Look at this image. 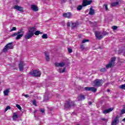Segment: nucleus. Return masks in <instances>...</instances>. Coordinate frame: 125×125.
<instances>
[{
  "mask_svg": "<svg viewBox=\"0 0 125 125\" xmlns=\"http://www.w3.org/2000/svg\"><path fill=\"white\" fill-rule=\"evenodd\" d=\"M74 107H76V104H75V102L73 101H66L64 104L65 109H71V108H73Z\"/></svg>",
  "mask_w": 125,
  "mask_h": 125,
  "instance_id": "nucleus-1",
  "label": "nucleus"
},
{
  "mask_svg": "<svg viewBox=\"0 0 125 125\" xmlns=\"http://www.w3.org/2000/svg\"><path fill=\"white\" fill-rule=\"evenodd\" d=\"M23 36H24V31H23V29H20L17 32H16L12 35V37H16V40H20V39H21Z\"/></svg>",
  "mask_w": 125,
  "mask_h": 125,
  "instance_id": "nucleus-2",
  "label": "nucleus"
},
{
  "mask_svg": "<svg viewBox=\"0 0 125 125\" xmlns=\"http://www.w3.org/2000/svg\"><path fill=\"white\" fill-rule=\"evenodd\" d=\"M103 84V80L100 79H96L93 82V85L95 87H99L100 86H102Z\"/></svg>",
  "mask_w": 125,
  "mask_h": 125,
  "instance_id": "nucleus-3",
  "label": "nucleus"
},
{
  "mask_svg": "<svg viewBox=\"0 0 125 125\" xmlns=\"http://www.w3.org/2000/svg\"><path fill=\"white\" fill-rule=\"evenodd\" d=\"M29 74L32 77H41V72L39 70H33V71H30Z\"/></svg>",
  "mask_w": 125,
  "mask_h": 125,
  "instance_id": "nucleus-4",
  "label": "nucleus"
},
{
  "mask_svg": "<svg viewBox=\"0 0 125 125\" xmlns=\"http://www.w3.org/2000/svg\"><path fill=\"white\" fill-rule=\"evenodd\" d=\"M8 49H13V46L12 45V43L10 42L6 44L4 46L3 49V51L4 52H6V51H7Z\"/></svg>",
  "mask_w": 125,
  "mask_h": 125,
  "instance_id": "nucleus-5",
  "label": "nucleus"
},
{
  "mask_svg": "<svg viewBox=\"0 0 125 125\" xmlns=\"http://www.w3.org/2000/svg\"><path fill=\"white\" fill-rule=\"evenodd\" d=\"M115 61H116V58L115 57L112 58L111 59L110 62H109V63L107 64L105 66L106 69H109V68H111V67H112V66H113L114 64H115Z\"/></svg>",
  "mask_w": 125,
  "mask_h": 125,
  "instance_id": "nucleus-6",
  "label": "nucleus"
},
{
  "mask_svg": "<svg viewBox=\"0 0 125 125\" xmlns=\"http://www.w3.org/2000/svg\"><path fill=\"white\" fill-rule=\"evenodd\" d=\"M92 3V0H83L82 2V6L84 7L87 6V5H90Z\"/></svg>",
  "mask_w": 125,
  "mask_h": 125,
  "instance_id": "nucleus-7",
  "label": "nucleus"
},
{
  "mask_svg": "<svg viewBox=\"0 0 125 125\" xmlns=\"http://www.w3.org/2000/svg\"><path fill=\"white\" fill-rule=\"evenodd\" d=\"M95 35L97 40H100L102 39H103V36L102 35V33H101L100 31H95Z\"/></svg>",
  "mask_w": 125,
  "mask_h": 125,
  "instance_id": "nucleus-8",
  "label": "nucleus"
},
{
  "mask_svg": "<svg viewBox=\"0 0 125 125\" xmlns=\"http://www.w3.org/2000/svg\"><path fill=\"white\" fill-rule=\"evenodd\" d=\"M119 116H117L115 118L113 119L111 123V125H117L119 123H120V120L119 119Z\"/></svg>",
  "mask_w": 125,
  "mask_h": 125,
  "instance_id": "nucleus-9",
  "label": "nucleus"
},
{
  "mask_svg": "<svg viewBox=\"0 0 125 125\" xmlns=\"http://www.w3.org/2000/svg\"><path fill=\"white\" fill-rule=\"evenodd\" d=\"M85 90L86 91H92L93 92H96L97 89L94 87H85Z\"/></svg>",
  "mask_w": 125,
  "mask_h": 125,
  "instance_id": "nucleus-10",
  "label": "nucleus"
},
{
  "mask_svg": "<svg viewBox=\"0 0 125 125\" xmlns=\"http://www.w3.org/2000/svg\"><path fill=\"white\" fill-rule=\"evenodd\" d=\"M63 17L70 19L72 17V13L70 12L65 13L62 14Z\"/></svg>",
  "mask_w": 125,
  "mask_h": 125,
  "instance_id": "nucleus-11",
  "label": "nucleus"
},
{
  "mask_svg": "<svg viewBox=\"0 0 125 125\" xmlns=\"http://www.w3.org/2000/svg\"><path fill=\"white\" fill-rule=\"evenodd\" d=\"M26 65L24 62H21L19 64V68L20 69V71H22L23 70H24V66Z\"/></svg>",
  "mask_w": 125,
  "mask_h": 125,
  "instance_id": "nucleus-12",
  "label": "nucleus"
},
{
  "mask_svg": "<svg viewBox=\"0 0 125 125\" xmlns=\"http://www.w3.org/2000/svg\"><path fill=\"white\" fill-rule=\"evenodd\" d=\"M78 101H83L85 99V96L83 94H80L77 97Z\"/></svg>",
  "mask_w": 125,
  "mask_h": 125,
  "instance_id": "nucleus-13",
  "label": "nucleus"
},
{
  "mask_svg": "<svg viewBox=\"0 0 125 125\" xmlns=\"http://www.w3.org/2000/svg\"><path fill=\"white\" fill-rule=\"evenodd\" d=\"M33 36H34L33 33H31V32L28 31V32H27L25 35L24 38L26 40H29V39H31Z\"/></svg>",
  "mask_w": 125,
  "mask_h": 125,
  "instance_id": "nucleus-14",
  "label": "nucleus"
},
{
  "mask_svg": "<svg viewBox=\"0 0 125 125\" xmlns=\"http://www.w3.org/2000/svg\"><path fill=\"white\" fill-rule=\"evenodd\" d=\"M36 30H37V27H32L29 28V29H28V32H29L30 33H32L33 35H34Z\"/></svg>",
  "mask_w": 125,
  "mask_h": 125,
  "instance_id": "nucleus-15",
  "label": "nucleus"
},
{
  "mask_svg": "<svg viewBox=\"0 0 125 125\" xmlns=\"http://www.w3.org/2000/svg\"><path fill=\"white\" fill-rule=\"evenodd\" d=\"M65 63L64 62H61L60 63L56 62L55 63V66L56 67H64V65H65Z\"/></svg>",
  "mask_w": 125,
  "mask_h": 125,
  "instance_id": "nucleus-16",
  "label": "nucleus"
},
{
  "mask_svg": "<svg viewBox=\"0 0 125 125\" xmlns=\"http://www.w3.org/2000/svg\"><path fill=\"white\" fill-rule=\"evenodd\" d=\"M114 110V108L111 107L107 109H105L103 111V114H108V113H110V112H112Z\"/></svg>",
  "mask_w": 125,
  "mask_h": 125,
  "instance_id": "nucleus-17",
  "label": "nucleus"
},
{
  "mask_svg": "<svg viewBox=\"0 0 125 125\" xmlns=\"http://www.w3.org/2000/svg\"><path fill=\"white\" fill-rule=\"evenodd\" d=\"M31 8L33 11H35V12L39 10V8L38 6H36V5H31Z\"/></svg>",
  "mask_w": 125,
  "mask_h": 125,
  "instance_id": "nucleus-18",
  "label": "nucleus"
},
{
  "mask_svg": "<svg viewBox=\"0 0 125 125\" xmlns=\"http://www.w3.org/2000/svg\"><path fill=\"white\" fill-rule=\"evenodd\" d=\"M14 8H15V9H16L17 10H18L19 11H21V12H23V8L22 7L16 5L15 6Z\"/></svg>",
  "mask_w": 125,
  "mask_h": 125,
  "instance_id": "nucleus-19",
  "label": "nucleus"
},
{
  "mask_svg": "<svg viewBox=\"0 0 125 125\" xmlns=\"http://www.w3.org/2000/svg\"><path fill=\"white\" fill-rule=\"evenodd\" d=\"M95 13V11H94V9L92 8V7H91L90 8V11L89 12V15H93Z\"/></svg>",
  "mask_w": 125,
  "mask_h": 125,
  "instance_id": "nucleus-20",
  "label": "nucleus"
},
{
  "mask_svg": "<svg viewBox=\"0 0 125 125\" xmlns=\"http://www.w3.org/2000/svg\"><path fill=\"white\" fill-rule=\"evenodd\" d=\"M18 119V115L16 114V113L14 112L13 113V121H16Z\"/></svg>",
  "mask_w": 125,
  "mask_h": 125,
  "instance_id": "nucleus-21",
  "label": "nucleus"
},
{
  "mask_svg": "<svg viewBox=\"0 0 125 125\" xmlns=\"http://www.w3.org/2000/svg\"><path fill=\"white\" fill-rule=\"evenodd\" d=\"M45 56L46 61H49L50 60V58H49V55L47 53V52H45Z\"/></svg>",
  "mask_w": 125,
  "mask_h": 125,
  "instance_id": "nucleus-22",
  "label": "nucleus"
},
{
  "mask_svg": "<svg viewBox=\"0 0 125 125\" xmlns=\"http://www.w3.org/2000/svg\"><path fill=\"white\" fill-rule=\"evenodd\" d=\"M79 25L78 22H71V26L72 28H76Z\"/></svg>",
  "mask_w": 125,
  "mask_h": 125,
  "instance_id": "nucleus-23",
  "label": "nucleus"
},
{
  "mask_svg": "<svg viewBox=\"0 0 125 125\" xmlns=\"http://www.w3.org/2000/svg\"><path fill=\"white\" fill-rule=\"evenodd\" d=\"M9 92H10L9 89H7L6 90L3 91L4 95H5V96H7Z\"/></svg>",
  "mask_w": 125,
  "mask_h": 125,
  "instance_id": "nucleus-24",
  "label": "nucleus"
},
{
  "mask_svg": "<svg viewBox=\"0 0 125 125\" xmlns=\"http://www.w3.org/2000/svg\"><path fill=\"white\" fill-rule=\"evenodd\" d=\"M48 100H49V98L48 96L44 95L43 97V101H48Z\"/></svg>",
  "mask_w": 125,
  "mask_h": 125,
  "instance_id": "nucleus-25",
  "label": "nucleus"
},
{
  "mask_svg": "<svg viewBox=\"0 0 125 125\" xmlns=\"http://www.w3.org/2000/svg\"><path fill=\"white\" fill-rule=\"evenodd\" d=\"M41 34H42V32H41V31H36L35 33L34 34L35 35V36H39V35Z\"/></svg>",
  "mask_w": 125,
  "mask_h": 125,
  "instance_id": "nucleus-26",
  "label": "nucleus"
},
{
  "mask_svg": "<svg viewBox=\"0 0 125 125\" xmlns=\"http://www.w3.org/2000/svg\"><path fill=\"white\" fill-rule=\"evenodd\" d=\"M119 4V2H114L111 3V6H117Z\"/></svg>",
  "mask_w": 125,
  "mask_h": 125,
  "instance_id": "nucleus-27",
  "label": "nucleus"
},
{
  "mask_svg": "<svg viewBox=\"0 0 125 125\" xmlns=\"http://www.w3.org/2000/svg\"><path fill=\"white\" fill-rule=\"evenodd\" d=\"M83 7H84L83 5H79L78 7H77V10H82V9H83Z\"/></svg>",
  "mask_w": 125,
  "mask_h": 125,
  "instance_id": "nucleus-28",
  "label": "nucleus"
},
{
  "mask_svg": "<svg viewBox=\"0 0 125 125\" xmlns=\"http://www.w3.org/2000/svg\"><path fill=\"white\" fill-rule=\"evenodd\" d=\"M102 34L103 36V37H104V36H107V35H109V33L106 32V31H104Z\"/></svg>",
  "mask_w": 125,
  "mask_h": 125,
  "instance_id": "nucleus-29",
  "label": "nucleus"
},
{
  "mask_svg": "<svg viewBox=\"0 0 125 125\" xmlns=\"http://www.w3.org/2000/svg\"><path fill=\"white\" fill-rule=\"evenodd\" d=\"M42 38L43 39H47V38H48V37L47 36V34H45L42 35Z\"/></svg>",
  "mask_w": 125,
  "mask_h": 125,
  "instance_id": "nucleus-30",
  "label": "nucleus"
},
{
  "mask_svg": "<svg viewBox=\"0 0 125 125\" xmlns=\"http://www.w3.org/2000/svg\"><path fill=\"white\" fill-rule=\"evenodd\" d=\"M89 42V40L88 39H84L82 41V43H84L85 42Z\"/></svg>",
  "mask_w": 125,
  "mask_h": 125,
  "instance_id": "nucleus-31",
  "label": "nucleus"
},
{
  "mask_svg": "<svg viewBox=\"0 0 125 125\" xmlns=\"http://www.w3.org/2000/svg\"><path fill=\"white\" fill-rule=\"evenodd\" d=\"M10 109H11V107H10V106H7L5 108L4 112H6L8 110H10Z\"/></svg>",
  "mask_w": 125,
  "mask_h": 125,
  "instance_id": "nucleus-32",
  "label": "nucleus"
},
{
  "mask_svg": "<svg viewBox=\"0 0 125 125\" xmlns=\"http://www.w3.org/2000/svg\"><path fill=\"white\" fill-rule=\"evenodd\" d=\"M124 114H125V109L121 110L120 115H124Z\"/></svg>",
  "mask_w": 125,
  "mask_h": 125,
  "instance_id": "nucleus-33",
  "label": "nucleus"
},
{
  "mask_svg": "<svg viewBox=\"0 0 125 125\" xmlns=\"http://www.w3.org/2000/svg\"><path fill=\"white\" fill-rule=\"evenodd\" d=\"M120 88H121V89H125V84L120 85Z\"/></svg>",
  "mask_w": 125,
  "mask_h": 125,
  "instance_id": "nucleus-34",
  "label": "nucleus"
},
{
  "mask_svg": "<svg viewBox=\"0 0 125 125\" xmlns=\"http://www.w3.org/2000/svg\"><path fill=\"white\" fill-rule=\"evenodd\" d=\"M101 72H103V73H104V72H106V68L104 67L100 69Z\"/></svg>",
  "mask_w": 125,
  "mask_h": 125,
  "instance_id": "nucleus-35",
  "label": "nucleus"
},
{
  "mask_svg": "<svg viewBox=\"0 0 125 125\" xmlns=\"http://www.w3.org/2000/svg\"><path fill=\"white\" fill-rule=\"evenodd\" d=\"M16 107L18 109H19V110H22V108L21 107V106H20V105L19 104H16Z\"/></svg>",
  "mask_w": 125,
  "mask_h": 125,
  "instance_id": "nucleus-36",
  "label": "nucleus"
},
{
  "mask_svg": "<svg viewBox=\"0 0 125 125\" xmlns=\"http://www.w3.org/2000/svg\"><path fill=\"white\" fill-rule=\"evenodd\" d=\"M33 104L34 105V106H37V101L36 100H34L32 102Z\"/></svg>",
  "mask_w": 125,
  "mask_h": 125,
  "instance_id": "nucleus-37",
  "label": "nucleus"
},
{
  "mask_svg": "<svg viewBox=\"0 0 125 125\" xmlns=\"http://www.w3.org/2000/svg\"><path fill=\"white\" fill-rule=\"evenodd\" d=\"M68 51L69 53H72V52H73V50L70 48H68Z\"/></svg>",
  "mask_w": 125,
  "mask_h": 125,
  "instance_id": "nucleus-38",
  "label": "nucleus"
},
{
  "mask_svg": "<svg viewBox=\"0 0 125 125\" xmlns=\"http://www.w3.org/2000/svg\"><path fill=\"white\" fill-rule=\"evenodd\" d=\"M112 29H113V30H117L118 27L117 26H113L112 27Z\"/></svg>",
  "mask_w": 125,
  "mask_h": 125,
  "instance_id": "nucleus-39",
  "label": "nucleus"
},
{
  "mask_svg": "<svg viewBox=\"0 0 125 125\" xmlns=\"http://www.w3.org/2000/svg\"><path fill=\"white\" fill-rule=\"evenodd\" d=\"M104 8L106 10H108V5L107 4H104Z\"/></svg>",
  "mask_w": 125,
  "mask_h": 125,
  "instance_id": "nucleus-40",
  "label": "nucleus"
},
{
  "mask_svg": "<svg viewBox=\"0 0 125 125\" xmlns=\"http://www.w3.org/2000/svg\"><path fill=\"white\" fill-rule=\"evenodd\" d=\"M80 48H81L82 50H83V49H84V46H83V45H81V46H80Z\"/></svg>",
  "mask_w": 125,
  "mask_h": 125,
  "instance_id": "nucleus-41",
  "label": "nucleus"
},
{
  "mask_svg": "<svg viewBox=\"0 0 125 125\" xmlns=\"http://www.w3.org/2000/svg\"><path fill=\"white\" fill-rule=\"evenodd\" d=\"M40 112H41V113H44V109L43 108L40 109Z\"/></svg>",
  "mask_w": 125,
  "mask_h": 125,
  "instance_id": "nucleus-42",
  "label": "nucleus"
},
{
  "mask_svg": "<svg viewBox=\"0 0 125 125\" xmlns=\"http://www.w3.org/2000/svg\"><path fill=\"white\" fill-rule=\"evenodd\" d=\"M11 31H16V27H13Z\"/></svg>",
  "mask_w": 125,
  "mask_h": 125,
  "instance_id": "nucleus-43",
  "label": "nucleus"
},
{
  "mask_svg": "<svg viewBox=\"0 0 125 125\" xmlns=\"http://www.w3.org/2000/svg\"><path fill=\"white\" fill-rule=\"evenodd\" d=\"M102 121H104V122H108V120L107 119H106L105 118H103L102 119Z\"/></svg>",
  "mask_w": 125,
  "mask_h": 125,
  "instance_id": "nucleus-44",
  "label": "nucleus"
},
{
  "mask_svg": "<svg viewBox=\"0 0 125 125\" xmlns=\"http://www.w3.org/2000/svg\"><path fill=\"white\" fill-rule=\"evenodd\" d=\"M66 71V68H63V70L62 71V73H65V71Z\"/></svg>",
  "mask_w": 125,
  "mask_h": 125,
  "instance_id": "nucleus-45",
  "label": "nucleus"
},
{
  "mask_svg": "<svg viewBox=\"0 0 125 125\" xmlns=\"http://www.w3.org/2000/svg\"><path fill=\"white\" fill-rule=\"evenodd\" d=\"M58 72H59V73H62V70H61V69H59L58 70Z\"/></svg>",
  "mask_w": 125,
  "mask_h": 125,
  "instance_id": "nucleus-46",
  "label": "nucleus"
},
{
  "mask_svg": "<svg viewBox=\"0 0 125 125\" xmlns=\"http://www.w3.org/2000/svg\"><path fill=\"white\" fill-rule=\"evenodd\" d=\"M23 96L25 97L26 98H28V97H29V95H24Z\"/></svg>",
  "mask_w": 125,
  "mask_h": 125,
  "instance_id": "nucleus-47",
  "label": "nucleus"
},
{
  "mask_svg": "<svg viewBox=\"0 0 125 125\" xmlns=\"http://www.w3.org/2000/svg\"><path fill=\"white\" fill-rule=\"evenodd\" d=\"M70 22H67V26L68 27H70Z\"/></svg>",
  "mask_w": 125,
  "mask_h": 125,
  "instance_id": "nucleus-48",
  "label": "nucleus"
},
{
  "mask_svg": "<svg viewBox=\"0 0 125 125\" xmlns=\"http://www.w3.org/2000/svg\"><path fill=\"white\" fill-rule=\"evenodd\" d=\"M88 104L89 105H91L92 104V103L91 102H89Z\"/></svg>",
  "mask_w": 125,
  "mask_h": 125,
  "instance_id": "nucleus-49",
  "label": "nucleus"
},
{
  "mask_svg": "<svg viewBox=\"0 0 125 125\" xmlns=\"http://www.w3.org/2000/svg\"><path fill=\"white\" fill-rule=\"evenodd\" d=\"M107 92H110V89H107Z\"/></svg>",
  "mask_w": 125,
  "mask_h": 125,
  "instance_id": "nucleus-50",
  "label": "nucleus"
},
{
  "mask_svg": "<svg viewBox=\"0 0 125 125\" xmlns=\"http://www.w3.org/2000/svg\"><path fill=\"white\" fill-rule=\"evenodd\" d=\"M16 2H17V3H18V2H19V0H16Z\"/></svg>",
  "mask_w": 125,
  "mask_h": 125,
  "instance_id": "nucleus-51",
  "label": "nucleus"
},
{
  "mask_svg": "<svg viewBox=\"0 0 125 125\" xmlns=\"http://www.w3.org/2000/svg\"><path fill=\"white\" fill-rule=\"evenodd\" d=\"M123 122H125V118L124 119H123Z\"/></svg>",
  "mask_w": 125,
  "mask_h": 125,
  "instance_id": "nucleus-52",
  "label": "nucleus"
},
{
  "mask_svg": "<svg viewBox=\"0 0 125 125\" xmlns=\"http://www.w3.org/2000/svg\"><path fill=\"white\" fill-rule=\"evenodd\" d=\"M63 26H65V23L63 22Z\"/></svg>",
  "mask_w": 125,
  "mask_h": 125,
  "instance_id": "nucleus-53",
  "label": "nucleus"
},
{
  "mask_svg": "<svg viewBox=\"0 0 125 125\" xmlns=\"http://www.w3.org/2000/svg\"><path fill=\"white\" fill-rule=\"evenodd\" d=\"M63 2H64V1H65V0H63Z\"/></svg>",
  "mask_w": 125,
  "mask_h": 125,
  "instance_id": "nucleus-54",
  "label": "nucleus"
},
{
  "mask_svg": "<svg viewBox=\"0 0 125 125\" xmlns=\"http://www.w3.org/2000/svg\"><path fill=\"white\" fill-rule=\"evenodd\" d=\"M124 10L125 11V9H124Z\"/></svg>",
  "mask_w": 125,
  "mask_h": 125,
  "instance_id": "nucleus-55",
  "label": "nucleus"
}]
</instances>
